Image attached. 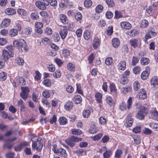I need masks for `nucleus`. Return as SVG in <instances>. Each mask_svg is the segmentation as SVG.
Segmentation results:
<instances>
[{
	"mask_svg": "<svg viewBox=\"0 0 158 158\" xmlns=\"http://www.w3.org/2000/svg\"><path fill=\"white\" fill-rule=\"evenodd\" d=\"M101 44V38H98L97 37H94L93 42V47L95 50L98 48Z\"/></svg>",
	"mask_w": 158,
	"mask_h": 158,
	"instance_id": "11",
	"label": "nucleus"
},
{
	"mask_svg": "<svg viewBox=\"0 0 158 158\" xmlns=\"http://www.w3.org/2000/svg\"><path fill=\"white\" fill-rule=\"evenodd\" d=\"M18 105L20 106V111L24 110L25 106L23 102L21 99H20L18 102Z\"/></svg>",
	"mask_w": 158,
	"mask_h": 158,
	"instance_id": "54",
	"label": "nucleus"
},
{
	"mask_svg": "<svg viewBox=\"0 0 158 158\" xmlns=\"http://www.w3.org/2000/svg\"><path fill=\"white\" fill-rule=\"evenodd\" d=\"M133 73L135 75L139 74L141 72V68L139 66H137L134 67L133 69Z\"/></svg>",
	"mask_w": 158,
	"mask_h": 158,
	"instance_id": "55",
	"label": "nucleus"
},
{
	"mask_svg": "<svg viewBox=\"0 0 158 158\" xmlns=\"http://www.w3.org/2000/svg\"><path fill=\"white\" fill-rule=\"evenodd\" d=\"M148 22L147 20L143 19L140 21V27L142 28H145L148 26Z\"/></svg>",
	"mask_w": 158,
	"mask_h": 158,
	"instance_id": "34",
	"label": "nucleus"
},
{
	"mask_svg": "<svg viewBox=\"0 0 158 158\" xmlns=\"http://www.w3.org/2000/svg\"><path fill=\"white\" fill-rule=\"evenodd\" d=\"M91 114V111L89 109H85L83 111L82 115L84 118H89Z\"/></svg>",
	"mask_w": 158,
	"mask_h": 158,
	"instance_id": "38",
	"label": "nucleus"
},
{
	"mask_svg": "<svg viewBox=\"0 0 158 158\" xmlns=\"http://www.w3.org/2000/svg\"><path fill=\"white\" fill-rule=\"evenodd\" d=\"M13 44L15 47L18 48H21V50H24L25 51H27L28 49L27 47V45L25 40L23 39H19V40H15Z\"/></svg>",
	"mask_w": 158,
	"mask_h": 158,
	"instance_id": "3",
	"label": "nucleus"
},
{
	"mask_svg": "<svg viewBox=\"0 0 158 158\" xmlns=\"http://www.w3.org/2000/svg\"><path fill=\"white\" fill-rule=\"evenodd\" d=\"M31 18L33 20H36L39 18V16L37 12H34L32 13L30 15Z\"/></svg>",
	"mask_w": 158,
	"mask_h": 158,
	"instance_id": "47",
	"label": "nucleus"
},
{
	"mask_svg": "<svg viewBox=\"0 0 158 158\" xmlns=\"http://www.w3.org/2000/svg\"><path fill=\"white\" fill-rule=\"evenodd\" d=\"M35 4L37 7L39 9L44 10L46 9L47 6L49 5V3L48 0H42L41 1H36Z\"/></svg>",
	"mask_w": 158,
	"mask_h": 158,
	"instance_id": "5",
	"label": "nucleus"
},
{
	"mask_svg": "<svg viewBox=\"0 0 158 158\" xmlns=\"http://www.w3.org/2000/svg\"><path fill=\"white\" fill-rule=\"evenodd\" d=\"M30 146V143L26 141L20 143L19 144L15 146L14 150L16 152H20L22 149L25 147Z\"/></svg>",
	"mask_w": 158,
	"mask_h": 158,
	"instance_id": "8",
	"label": "nucleus"
},
{
	"mask_svg": "<svg viewBox=\"0 0 158 158\" xmlns=\"http://www.w3.org/2000/svg\"><path fill=\"white\" fill-rule=\"evenodd\" d=\"M35 26V31L40 35L41 34L43 33V30L41 28L43 27V24L40 22H36Z\"/></svg>",
	"mask_w": 158,
	"mask_h": 158,
	"instance_id": "13",
	"label": "nucleus"
},
{
	"mask_svg": "<svg viewBox=\"0 0 158 158\" xmlns=\"http://www.w3.org/2000/svg\"><path fill=\"white\" fill-rule=\"evenodd\" d=\"M134 89L135 91H137L140 88V85L138 81H135L133 84Z\"/></svg>",
	"mask_w": 158,
	"mask_h": 158,
	"instance_id": "61",
	"label": "nucleus"
},
{
	"mask_svg": "<svg viewBox=\"0 0 158 158\" xmlns=\"http://www.w3.org/2000/svg\"><path fill=\"white\" fill-rule=\"evenodd\" d=\"M150 84L154 88H158V77L154 76L150 80Z\"/></svg>",
	"mask_w": 158,
	"mask_h": 158,
	"instance_id": "19",
	"label": "nucleus"
},
{
	"mask_svg": "<svg viewBox=\"0 0 158 158\" xmlns=\"http://www.w3.org/2000/svg\"><path fill=\"white\" fill-rule=\"evenodd\" d=\"M61 22L63 23L66 24L68 23V19L65 15L63 14H60L59 16Z\"/></svg>",
	"mask_w": 158,
	"mask_h": 158,
	"instance_id": "30",
	"label": "nucleus"
},
{
	"mask_svg": "<svg viewBox=\"0 0 158 158\" xmlns=\"http://www.w3.org/2000/svg\"><path fill=\"white\" fill-rule=\"evenodd\" d=\"M62 54L65 58H67L70 55V52L68 49H64L62 50Z\"/></svg>",
	"mask_w": 158,
	"mask_h": 158,
	"instance_id": "51",
	"label": "nucleus"
},
{
	"mask_svg": "<svg viewBox=\"0 0 158 158\" xmlns=\"http://www.w3.org/2000/svg\"><path fill=\"white\" fill-rule=\"evenodd\" d=\"M75 19L76 20L80 22L82 19V16L81 14L79 12H77L74 14Z\"/></svg>",
	"mask_w": 158,
	"mask_h": 158,
	"instance_id": "43",
	"label": "nucleus"
},
{
	"mask_svg": "<svg viewBox=\"0 0 158 158\" xmlns=\"http://www.w3.org/2000/svg\"><path fill=\"white\" fill-rule=\"evenodd\" d=\"M73 106V102L69 100H68L64 105V108L66 110L69 111L71 110Z\"/></svg>",
	"mask_w": 158,
	"mask_h": 158,
	"instance_id": "23",
	"label": "nucleus"
},
{
	"mask_svg": "<svg viewBox=\"0 0 158 158\" xmlns=\"http://www.w3.org/2000/svg\"><path fill=\"white\" fill-rule=\"evenodd\" d=\"M132 103L133 101L132 98L131 97H130L129 98L127 101V110H129L131 107Z\"/></svg>",
	"mask_w": 158,
	"mask_h": 158,
	"instance_id": "49",
	"label": "nucleus"
},
{
	"mask_svg": "<svg viewBox=\"0 0 158 158\" xmlns=\"http://www.w3.org/2000/svg\"><path fill=\"white\" fill-rule=\"evenodd\" d=\"M105 101L106 103L110 107L114 105V101L112 98L110 96L107 95Z\"/></svg>",
	"mask_w": 158,
	"mask_h": 158,
	"instance_id": "21",
	"label": "nucleus"
},
{
	"mask_svg": "<svg viewBox=\"0 0 158 158\" xmlns=\"http://www.w3.org/2000/svg\"><path fill=\"white\" fill-rule=\"evenodd\" d=\"M56 154H59V155L61 157L67 158V154L66 151L63 148H59L58 152Z\"/></svg>",
	"mask_w": 158,
	"mask_h": 158,
	"instance_id": "25",
	"label": "nucleus"
},
{
	"mask_svg": "<svg viewBox=\"0 0 158 158\" xmlns=\"http://www.w3.org/2000/svg\"><path fill=\"white\" fill-rule=\"evenodd\" d=\"M51 104L52 107H55L58 106V104L59 102V100L54 98L51 101Z\"/></svg>",
	"mask_w": 158,
	"mask_h": 158,
	"instance_id": "60",
	"label": "nucleus"
},
{
	"mask_svg": "<svg viewBox=\"0 0 158 158\" xmlns=\"http://www.w3.org/2000/svg\"><path fill=\"white\" fill-rule=\"evenodd\" d=\"M11 20L8 18H5L2 21L1 25V26L4 28L6 27L10 24Z\"/></svg>",
	"mask_w": 158,
	"mask_h": 158,
	"instance_id": "24",
	"label": "nucleus"
},
{
	"mask_svg": "<svg viewBox=\"0 0 158 158\" xmlns=\"http://www.w3.org/2000/svg\"><path fill=\"white\" fill-rule=\"evenodd\" d=\"M58 121L60 125H64L68 123V119L64 116L60 117L58 119Z\"/></svg>",
	"mask_w": 158,
	"mask_h": 158,
	"instance_id": "35",
	"label": "nucleus"
},
{
	"mask_svg": "<svg viewBox=\"0 0 158 158\" xmlns=\"http://www.w3.org/2000/svg\"><path fill=\"white\" fill-rule=\"evenodd\" d=\"M143 133L147 135H150L151 134L152 131L151 130L148 128L145 127L143 130Z\"/></svg>",
	"mask_w": 158,
	"mask_h": 158,
	"instance_id": "64",
	"label": "nucleus"
},
{
	"mask_svg": "<svg viewBox=\"0 0 158 158\" xmlns=\"http://www.w3.org/2000/svg\"><path fill=\"white\" fill-rule=\"evenodd\" d=\"M121 51L124 55L127 53L129 51V48L127 44H125L123 45L121 48Z\"/></svg>",
	"mask_w": 158,
	"mask_h": 158,
	"instance_id": "50",
	"label": "nucleus"
},
{
	"mask_svg": "<svg viewBox=\"0 0 158 158\" xmlns=\"http://www.w3.org/2000/svg\"><path fill=\"white\" fill-rule=\"evenodd\" d=\"M82 138L74 135L69 137L65 140V142L69 146L73 148L75 145L76 143H78L82 140Z\"/></svg>",
	"mask_w": 158,
	"mask_h": 158,
	"instance_id": "1",
	"label": "nucleus"
},
{
	"mask_svg": "<svg viewBox=\"0 0 158 158\" xmlns=\"http://www.w3.org/2000/svg\"><path fill=\"white\" fill-rule=\"evenodd\" d=\"M18 31L15 29H11L9 31V34L12 37L18 35Z\"/></svg>",
	"mask_w": 158,
	"mask_h": 158,
	"instance_id": "42",
	"label": "nucleus"
},
{
	"mask_svg": "<svg viewBox=\"0 0 158 158\" xmlns=\"http://www.w3.org/2000/svg\"><path fill=\"white\" fill-rule=\"evenodd\" d=\"M17 12L21 16H25L27 15L26 11L23 9H18L17 10Z\"/></svg>",
	"mask_w": 158,
	"mask_h": 158,
	"instance_id": "62",
	"label": "nucleus"
},
{
	"mask_svg": "<svg viewBox=\"0 0 158 158\" xmlns=\"http://www.w3.org/2000/svg\"><path fill=\"white\" fill-rule=\"evenodd\" d=\"M21 89L22 92L20 94V96L23 99L26 100L28 97L30 89L27 86L21 87Z\"/></svg>",
	"mask_w": 158,
	"mask_h": 158,
	"instance_id": "6",
	"label": "nucleus"
},
{
	"mask_svg": "<svg viewBox=\"0 0 158 158\" xmlns=\"http://www.w3.org/2000/svg\"><path fill=\"white\" fill-rule=\"evenodd\" d=\"M150 62V60L148 58L143 57L141 58L140 63L143 65L148 64Z\"/></svg>",
	"mask_w": 158,
	"mask_h": 158,
	"instance_id": "46",
	"label": "nucleus"
},
{
	"mask_svg": "<svg viewBox=\"0 0 158 158\" xmlns=\"http://www.w3.org/2000/svg\"><path fill=\"white\" fill-rule=\"evenodd\" d=\"M5 13L9 15H12L16 13V10L15 9L12 8H6L4 11Z\"/></svg>",
	"mask_w": 158,
	"mask_h": 158,
	"instance_id": "26",
	"label": "nucleus"
},
{
	"mask_svg": "<svg viewBox=\"0 0 158 158\" xmlns=\"http://www.w3.org/2000/svg\"><path fill=\"white\" fill-rule=\"evenodd\" d=\"M95 99L97 102L99 103H102V95L101 93L100 92L96 93L95 95Z\"/></svg>",
	"mask_w": 158,
	"mask_h": 158,
	"instance_id": "29",
	"label": "nucleus"
},
{
	"mask_svg": "<svg viewBox=\"0 0 158 158\" xmlns=\"http://www.w3.org/2000/svg\"><path fill=\"white\" fill-rule=\"evenodd\" d=\"M7 75L5 72H2L0 73V81H3L6 80Z\"/></svg>",
	"mask_w": 158,
	"mask_h": 158,
	"instance_id": "52",
	"label": "nucleus"
},
{
	"mask_svg": "<svg viewBox=\"0 0 158 158\" xmlns=\"http://www.w3.org/2000/svg\"><path fill=\"white\" fill-rule=\"evenodd\" d=\"M16 78L17 83L19 84V85L24 86L26 85V81L23 77H18Z\"/></svg>",
	"mask_w": 158,
	"mask_h": 158,
	"instance_id": "28",
	"label": "nucleus"
},
{
	"mask_svg": "<svg viewBox=\"0 0 158 158\" xmlns=\"http://www.w3.org/2000/svg\"><path fill=\"white\" fill-rule=\"evenodd\" d=\"M68 70L71 72H74L75 69V65L72 63H68L67 65Z\"/></svg>",
	"mask_w": 158,
	"mask_h": 158,
	"instance_id": "31",
	"label": "nucleus"
},
{
	"mask_svg": "<svg viewBox=\"0 0 158 158\" xmlns=\"http://www.w3.org/2000/svg\"><path fill=\"white\" fill-rule=\"evenodd\" d=\"M109 93L114 98L118 96V90L115 84L114 83H110L109 86Z\"/></svg>",
	"mask_w": 158,
	"mask_h": 158,
	"instance_id": "4",
	"label": "nucleus"
},
{
	"mask_svg": "<svg viewBox=\"0 0 158 158\" xmlns=\"http://www.w3.org/2000/svg\"><path fill=\"white\" fill-rule=\"evenodd\" d=\"M132 114L131 113H129L126 117L127 120L126 121V126L127 127H131L134 122V118H132Z\"/></svg>",
	"mask_w": 158,
	"mask_h": 158,
	"instance_id": "15",
	"label": "nucleus"
},
{
	"mask_svg": "<svg viewBox=\"0 0 158 158\" xmlns=\"http://www.w3.org/2000/svg\"><path fill=\"white\" fill-rule=\"evenodd\" d=\"M129 80L126 76H123L120 79V82L123 85H126L128 82Z\"/></svg>",
	"mask_w": 158,
	"mask_h": 158,
	"instance_id": "56",
	"label": "nucleus"
},
{
	"mask_svg": "<svg viewBox=\"0 0 158 158\" xmlns=\"http://www.w3.org/2000/svg\"><path fill=\"white\" fill-rule=\"evenodd\" d=\"M134 140V143L136 144H139L140 143V137L137 135H134L132 136Z\"/></svg>",
	"mask_w": 158,
	"mask_h": 158,
	"instance_id": "58",
	"label": "nucleus"
},
{
	"mask_svg": "<svg viewBox=\"0 0 158 158\" xmlns=\"http://www.w3.org/2000/svg\"><path fill=\"white\" fill-rule=\"evenodd\" d=\"M150 118L153 120H158V112L156 108H152L150 111Z\"/></svg>",
	"mask_w": 158,
	"mask_h": 158,
	"instance_id": "10",
	"label": "nucleus"
},
{
	"mask_svg": "<svg viewBox=\"0 0 158 158\" xmlns=\"http://www.w3.org/2000/svg\"><path fill=\"white\" fill-rule=\"evenodd\" d=\"M72 100L74 103L76 104H80L82 101V98L81 96L78 94H76L74 95Z\"/></svg>",
	"mask_w": 158,
	"mask_h": 158,
	"instance_id": "18",
	"label": "nucleus"
},
{
	"mask_svg": "<svg viewBox=\"0 0 158 158\" xmlns=\"http://www.w3.org/2000/svg\"><path fill=\"white\" fill-rule=\"evenodd\" d=\"M103 6L101 4L97 6L95 8V11L98 13H101L103 9Z\"/></svg>",
	"mask_w": 158,
	"mask_h": 158,
	"instance_id": "59",
	"label": "nucleus"
},
{
	"mask_svg": "<svg viewBox=\"0 0 158 158\" xmlns=\"http://www.w3.org/2000/svg\"><path fill=\"white\" fill-rule=\"evenodd\" d=\"M119 108L122 111L126 110L127 109V107L126 103L124 101L121 102L119 104Z\"/></svg>",
	"mask_w": 158,
	"mask_h": 158,
	"instance_id": "45",
	"label": "nucleus"
},
{
	"mask_svg": "<svg viewBox=\"0 0 158 158\" xmlns=\"http://www.w3.org/2000/svg\"><path fill=\"white\" fill-rule=\"evenodd\" d=\"M43 144L40 141H33L32 144V148L33 150L36 149L38 152H40L42 149Z\"/></svg>",
	"mask_w": 158,
	"mask_h": 158,
	"instance_id": "7",
	"label": "nucleus"
},
{
	"mask_svg": "<svg viewBox=\"0 0 158 158\" xmlns=\"http://www.w3.org/2000/svg\"><path fill=\"white\" fill-rule=\"evenodd\" d=\"M13 52H8L6 49H4L2 52V56L3 60L6 61L8 60L9 57H11L14 56Z\"/></svg>",
	"mask_w": 158,
	"mask_h": 158,
	"instance_id": "9",
	"label": "nucleus"
},
{
	"mask_svg": "<svg viewBox=\"0 0 158 158\" xmlns=\"http://www.w3.org/2000/svg\"><path fill=\"white\" fill-rule=\"evenodd\" d=\"M95 57L94 54L93 53H91L88 58L89 64H92L94 60Z\"/></svg>",
	"mask_w": 158,
	"mask_h": 158,
	"instance_id": "63",
	"label": "nucleus"
},
{
	"mask_svg": "<svg viewBox=\"0 0 158 158\" xmlns=\"http://www.w3.org/2000/svg\"><path fill=\"white\" fill-rule=\"evenodd\" d=\"M71 133L73 135H80L82 134V131L79 129L73 128L71 129Z\"/></svg>",
	"mask_w": 158,
	"mask_h": 158,
	"instance_id": "33",
	"label": "nucleus"
},
{
	"mask_svg": "<svg viewBox=\"0 0 158 158\" xmlns=\"http://www.w3.org/2000/svg\"><path fill=\"white\" fill-rule=\"evenodd\" d=\"M106 34L108 36H111L113 32V27L112 26L108 27L106 31Z\"/></svg>",
	"mask_w": 158,
	"mask_h": 158,
	"instance_id": "48",
	"label": "nucleus"
},
{
	"mask_svg": "<svg viewBox=\"0 0 158 158\" xmlns=\"http://www.w3.org/2000/svg\"><path fill=\"white\" fill-rule=\"evenodd\" d=\"M123 152L122 149H117L115 152L114 157L115 158H121Z\"/></svg>",
	"mask_w": 158,
	"mask_h": 158,
	"instance_id": "32",
	"label": "nucleus"
},
{
	"mask_svg": "<svg viewBox=\"0 0 158 158\" xmlns=\"http://www.w3.org/2000/svg\"><path fill=\"white\" fill-rule=\"evenodd\" d=\"M84 6L87 8H89L92 4L91 0H85L84 2Z\"/></svg>",
	"mask_w": 158,
	"mask_h": 158,
	"instance_id": "57",
	"label": "nucleus"
},
{
	"mask_svg": "<svg viewBox=\"0 0 158 158\" xmlns=\"http://www.w3.org/2000/svg\"><path fill=\"white\" fill-rule=\"evenodd\" d=\"M148 113V110L147 107L142 106L139 108L136 117L139 120H144L145 116L147 115Z\"/></svg>",
	"mask_w": 158,
	"mask_h": 158,
	"instance_id": "2",
	"label": "nucleus"
},
{
	"mask_svg": "<svg viewBox=\"0 0 158 158\" xmlns=\"http://www.w3.org/2000/svg\"><path fill=\"white\" fill-rule=\"evenodd\" d=\"M43 96L46 98H48L50 97L51 93L50 90L48 89H45L42 93Z\"/></svg>",
	"mask_w": 158,
	"mask_h": 158,
	"instance_id": "40",
	"label": "nucleus"
},
{
	"mask_svg": "<svg viewBox=\"0 0 158 158\" xmlns=\"http://www.w3.org/2000/svg\"><path fill=\"white\" fill-rule=\"evenodd\" d=\"M139 42L138 39H132L129 41V44L131 46L135 48L138 47L139 44Z\"/></svg>",
	"mask_w": 158,
	"mask_h": 158,
	"instance_id": "20",
	"label": "nucleus"
},
{
	"mask_svg": "<svg viewBox=\"0 0 158 158\" xmlns=\"http://www.w3.org/2000/svg\"><path fill=\"white\" fill-rule=\"evenodd\" d=\"M150 73V68L149 67H147L145 70L143 71L141 74V78L143 80L147 79L149 77Z\"/></svg>",
	"mask_w": 158,
	"mask_h": 158,
	"instance_id": "14",
	"label": "nucleus"
},
{
	"mask_svg": "<svg viewBox=\"0 0 158 158\" xmlns=\"http://www.w3.org/2000/svg\"><path fill=\"white\" fill-rule=\"evenodd\" d=\"M68 33L67 30L66 28L63 27L61 28L59 31L60 35L62 39L64 40L66 37Z\"/></svg>",
	"mask_w": 158,
	"mask_h": 158,
	"instance_id": "22",
	"label": "nucleus"
},
{
	"mask_svg": "<svg viewBox=\"0 0 158 158\" xmlns=\"http://www.w3.org/2000/svg\"><path fill=\"white\" fill-rule=\"evenodd\" d=\"M149 126L155 131H158V123L154 122L149 123Z\"/></svg>",
	"mask_w": 158,
	"mask_h": 158,
	"instance_id": "44",
	"label": "nucleus"
},
{
	"mask_svg": "<svg viewBox=\"0 0 158 158\" xmlns=\"http://www.w3.org/2000/svg\"><path fill=\"white\" fill-rule=\"evenodd\" d=\"M91 32L88 30H85L83 34V36L85 40H88L91 38Z\"/></svg>",
	"mask_w": 158,
	"mask_h": 158,
	"instance_id": "41",
	"label": "nucleus"
},
{
	"mask_svg": "<svg viewBox=\"0 0 158 158\" xmlns=\"http://www.w3.org/2000/svg\"><path fill=\"white\" fill-rule=\"evenodd\" d=\"M137 95V97L141 100H144L147 98V92L144 89H141L138 92Z\"/></svg>",
	"mask_w": 158,
	"mask_h": 158,
	"instance_id": "12",
	"label": "nucleus"
},
{
	"mask_svg": "<svg viewBox=\"0 0 158 158\" xmlns=\"http://www.w3.org/2000/svg\"><path fill=\"white\" fill-rule=\"evenodd\" d=\"M112 44L114 48H117L119 46L120 41L118 38H114L112 39Z\"/></svg>",
	"mask_w": 158,
	"mask_h": 158,
	"instance_id": "27",
	"label": "nucleus"
},
{
	"mask_svg": "<svg viewBox=\"0 0 158 158\" xmlns=\"http://www.w3.org/2000/svg\"><path fill=\"white\" fill-rule=\"evenodd\" d=\"M35 75L34 77V79L37 81H39L41 78V74L38 70H36L35 71Z\"/></svg>",
	"mask_w": 158,
	"mask_h": 158,
	"instance_id": "53",
	"label": "nucleus"
},
{
	"mask_svg": "<svg viewBox=\"0 0 158 158\" xmlns=\"http://www.w3.org/2000/svg\"><path fill=\"white\" fill-rule=\"evenodd\" d=\"M120 26L122 28L126 30H129L132 27L131 24L127 21L121 22Z\"/></svg>",
	"mask_w": 158,
	"mask_h": 158,
	"instance_id": "17",
	"label": "nucleus"
},
{
	"mask_svg": "<svg viewBox=\"0 0 158 158\" xmlns=\"http://www.w3.org/2000/svg\"><path fill=\"white\" fill-rule=\"evenodd\" d=\"M118 64L117 65L118 69V70L123 71L125 69L126 67V62L124 60H121L119 62L118 61Z\"/></svg>",
	"mask_w": 158,
	"mask_h": 158,
	"instance_id": "16",
	"label": "nucleus"
},
{
	"mask_svg": "<svg viewBox=\"0 0 158 158\" xmlns=\"http://www.w3.org/2000/svg\"><path fill=\"white\" fill-rule=\"evenodd\" d=\"M131 87L130 86H128L127 87H123L122 88L121 92L123 94H127L129 91H131Z\"/></svg>",
	"mask_w": 158,
	"mask_h": 158,
	"instance_id": "37",
	"label": "nucleus"
},
{
	"mask_svg": "<svg viewBox=\"0 0 158 158\" xmlns=\"http://www.w3.org/2000/svg\"><path fill=\"white\" fill-rule=\"evenodd\" d=\"M112 154V152L111 150H107L103 153V156L104 158H110Z\"/></svg>",
	"mask_w": 158,
	"mask_h": 158,
	"instance_id": "36",
	"label": "nucleus"
},
{
	"mask_svg": "<svg viewBox=\"0 0 158 158\" xmlns=\"http://www.w3.org/2000/svg\"><path fill=\"white\" fill-rule=\"evenodd\" d=\"M42 83L43 85L46 87H49L52 85L51 80L48 78H46L44 80Z\"/></svg>",
	"mask_w": 158,
	"mask_h": 158,
	"instance_id": "39",
	"label": "nucleus"
}]
</instances>
